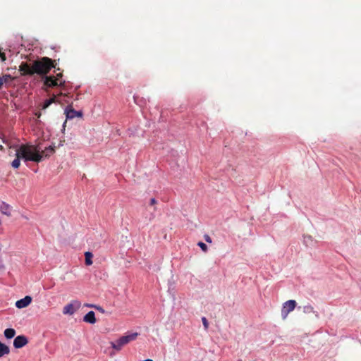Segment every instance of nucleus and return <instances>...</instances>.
Segmentation results:
<instances>
[{"mask_svg":"<svg viewBox=\"0 0 361 361\" xmlns=\"http://www.w3.org/2000/svg\"><path fill=\"white\" fill-rule=\"evenodd\" d=\"M31 302L32 298L30 296L27 295L24 298L18 300L16 302V306L19 309H22L27 307L31 303Z\"/></svg>","mask_w":361,"mask_h":361,"instance_id":"9","label":"nucleus"},{"mask_svg":"<svg viewBox=\"0 0 361 361\" xmlns=\"http://www.w3.org/2000/svg\"><path fill=\"white\" fill-rule=\"evenodd\" d=\"M9 353L10 349L8 346L0 341V357L4 356L5 355H8Z\"/></svg>","mask_w":361,"mask_h":361,"instance_id":"14","label":"nucleus"},{"mask_svg":"<svg viewBox=\"0 0 361 361\" xmlns=\"http://www.w3.org/2000/svg\"><path fill=\"white\" fill-rule=\"evenodd\" d=\"M83 321L90 324L96 323L94 312L93 311H90L88 313H87L83 317Z\"/></svg>","mask_w":361,"mask_h":361,"instance_id":"10","label":"nucleus"},{"mask_svg":"<svg viewBox=\"0 0 361 361\" xmlns=\"http://www.w3.org/2000/svg\"><path fill=\"white\" fill-rule=\"evenodd\" d=\"M16 150L25 161H32L39 163L43 159V154H40V148L37 145H21Z\"/></svg>","mask_w":361,"mask_h":361,"instance_id":"2","label":"nucleus"},{"mask_svg":"<svg viewBox=\"0 0 361 361\" xmlns=\"http://www.w3.org/2000/svg\"><path fill=\"white\" fill-rule=\"evenodd\" d=\"M81 306V304L78 300H73L71 302L65 305L63 308V314L72 315L77 311Z\"/></svg>","mask_w":361,"mask_h":361,"instance_id":"5","label":"nucleus"},{"mask_svg":"<svg viewBox=\"0 0 361 361\" xmlns=\"http://www.w3.org/2000/svg\"><path fill=\"white\" fill-rule=\"evenodd\" d=\"M44 84L47 87H52L55 86H63L65 85V81H60V82H57V79H55L54 76H45Z\"/></svg>","mask_w":361,"mask_h":361,"instance_id":"6","label":"nucleus"},{"mask_svg":"<svg viewBox=\"0 0 361 361\" xmlns=\"http://www.w3.org/2000/svg\"><path fill=\"white\" fill-rule=\"evenodd\" d=\"M197 245L202 250V251L204 252H207V246L205 243H202V242H199L197 243Z\"/></svg>","mask_w":361,"mask_h":361,"instance_id":"20","label":"nucleus"},{"mask_svg":"<svg viewBox=\"0 0 361 361\" xmlns=\"http://www.w3.org/2000/svg\"><path fill=\"white\" fill-rule=\"evenodd\" d=\"M0 150L1 151H4V147L2 145H0Z\"/></svg>","mask_w":361,"mask_h":361,"instance_id":"27","label":"nucleus"},{"mask_svg":"<svg viewBox=\"0 0 361 361\" xmlns=\"http://www.w3.org/2000/svg\"><path fill=\"white\" fill-rule=\"evenodd\" d=\"M62 76H63L62 73H57L56 76L55 77V79H57V82L58 81L60 82L61 81L60 79L62 78Z\"/></svg>","mask_w":361,"mask_h":361,"instance_id":"24","label":"nucleus"},{"mask_svg":"<svg viewBox=\"0 0 361 361\" xmlns=\"http://www.w3.org/2000/svg\"><path fill=\"white\" fill-rule=\"evenodd\" d=\"M16 159L12 161L11 163V166L14 169H18L19 166H20V159H22V157L20 156V154L18 152V151L16 150Z\"/></svg>","mask_w":361,"mask_h":361,"instance_id":"13","label":"nucleus"},{"mask_svg":"<svg viewBox=\"0 0 361 361\" xmlns=\"http://www.w3.org/2000/svg\"><path fill=\"white\" fill-rule=\"evenodd\" d=\"M157 204V200L155 199V198H151L150 200H149V205L150 206H154V210L156 211L157 210V207H155V205Z\"/></svg>","mask_w":361,"mask_h":361,"instance_id":"21","label":"nucleus"},{"mask_svg":"<svg viewBox=\"0 0 361 361\" xmlns=\"http://www.w3.org/2000/svg\"><path fill=\"white\" fill-rule=\"evenodd\" d=\"M137 335V333H133L127 336H123L116 341L111 342V345L114 349L118 351L122 348L123 346L128 344L130 341L135 340Z\"/></svg>","mask_w":361,"mask_h":361,"instance_id":"3","label":"nucleus"},{"mask_svg":"<svg viewBox=\"0 0 361 361\" xmlns=\"http://www.w3.org/2000/svg\"><path fill=\"white\" fill-rule=\"evenodd\" d=\"M87 307H94V305H87Z\"/></svg>","mask_w":361,"mask_h":361,"instance_id":"29","label":"nucleus"},{"mask_svg":"<svg viewBox=\"0 0 361 361\" xmlns=\"http://www.w3.org/2000/svg\"><path fill=\"white\" fill-rule=\"evenodd\" d=\"M204 238L205 241L209 243H211L212 242V238L208 235H204Z\"/></svg>","mask_w":361,"mask_h":361,"instance_id":"23","label":"nucleus"},{"mask_svg":"<svg viewBox=\"0 0 361 361\" xmlns=\"http://www.w3.org/2000/svg\"><path fill=\"white\" fill-rule=\"evenodd\" d=\"M27 343L28 341L25 336H18L13 341V346L16 348H20L25 346Z\"/></svg>","mask_w":361,"mask_h":361,"instance_id":"7","label":"nucleus"},{"mask_svg":"<svg viewBox=\"0 0 361 361\" xmlns=\"http://www.w3.org/2000/svg\"><path fill=\"white\" fill-rule=\"evenodd\" d=\"M296 305V301L294 300H289L283 304V307L281 309V317L283 320L287 318L290 312L294 310Z\"/></svg>","mask_w":361,"mask_h":361,"instance_id":"4","label":"nucleus"},{"mask_svg":"<svg viewBox=\"0 0 361 361\" xmlns=\"http://www.w3.org/2000/svg\"><path fill=\"white\" fill-rule=\"evenodd\" d=\"M303 312L305 313H312V312H314V307L310 305H305L303 307Z\"/></svg>","mask_w":361,"mask_h":361,"instance_id":"18","label":"nucleus"},{"mask_svg":"<svg viewBox=\"0 0 361 361\" xmlns=\"http://www.w3.org/2000/svg\"><path fill=\"white\" fill-rule=\"evenodd\" d=\"M16 335V331L13 329L8 328L4 331V336L6 338L11 339Z\"/></svg>","mask_w":361,"mask_h":361,"instance_id":"15","label":"nucleus"},{"mask_svg":"<svg viewBox=\"0 0 361 361\" xmlns=\"http://www.w3.org/2000/svg\"><path fill=\"white\" fill-rule=\"evenodd\" d=\"M55 152V149L51 146H49V147H46L44 150L40 151V154H43V158H47L49 157L51 154H53Z\"/></svg>","mask_w":361,"mask_h":361,"instance_id":"12","label":"nucleus"},{"mask_svg":"<svg viewBox=\"0 0 361 361\" xmlns=\"http://www.w3.org/2000/svg\"><path fill=\"white\" fill-rule=\"evenodd\" d=\"M54 102H56L55 97H53L52 98L45 100L43 104L42 109H45L48 108L52 103H54Z\"/></svg>","mask_w":361,"mask_h":361,"instance_id":"17","label":"nucleus"},{"mask_svg":"<svg viewBox=\"0 0 361 361\" xmlns=\"http://www.w3.org/2000/svg\"><path fill=\"white\" fill-rule=\"evenodd\" d=\"M202 324H203V326H204V329H207L208 327H209V323H208L207 319L205 317H202Z\"/></svg>","mask_w":361,"mask_h":361,"instance_id":"22","label":"nucleus"},{"mask_svg":"<svg viewBox=\"0 0 361 361\" xmlns=\"http://www.w3.org/2000/svg\"><path fill=\"white\" fill-rule=\"evenodd\" d=\"M1 78H3V84L4 82H8L10 80H12L13 78L11 77V75H8V74H5L2 77H1Z\"/></svg>","mask_w":361,"mask_h":361,"instance_id":"19","label":"nucleus"},{"mask_svg":"<svg viewBox=\"0 0 361 361\" xmlns=\"http://www.w3.org/2000/svg\"><path fill=\"white\" fill-rule=\"evenodd\" d=\"M92 257L93 255L90 252H85V264L87 266H90L92 264Z\"/></svg>","mask_w":361,"mask_h":361,"instance_id":"16","label":"nucleus"},{"mask_svg":"<svg viewBox=\"0 0 361 361\" xmlns=\"http://www.w3.org/2000/svg\"><path fill=\"white\" fill-rule=\"evenodd\" d=\"M66 115L67 118L72 119L75 117H82V113L75 111L71 106H68L66 109Z\"/></svg>","mask_w":361,"mask_h":361,"instance_id":"8","label":"nucleus"},{"mask_svg":"<svg viewBox=\"0 0 361 361\" xmlns=\"http://www.w3.org/2000/svg\"><path fill=\"white\" fill-rule=\"evenodd\" d=\"M154 218V215L153 214H151V217L149 219V220H152Z\"/></svg>","mask_w":361,"mask_h":361,"instance_id":"28","label":"nucleus"},{"mask_svg":"<svg viewBox=\"0 0 361 361\" xmlns=\"http://www.w3.org/2000/svg\"><path fill=\"white\" fill-rule=\"evenodd\" d=\"M94 308L97 309V310H99L100 312L102 313H104V310L100 307V306H94Z\"/></svg>","mask_w":361,"mask_h":361,"instance_id":"25","label":"nucleus"},{"mask_svg":"<svg viewBox=\"0 0 361 361\" xmlns=\"http://www.w3.org/2000/svg\"><path fill=\"white\" fill-rule=\"evenodd\" d=\"M0 211L3 214H5L8 216L11 215V206L5 202H2L0 205Z\"/></svg>","mask_w":361,"mask_h":361,"instance_id":"11","label":"nucleus"},{"mask_svg":"<svg viewBox=\"0 0 361 361\" xmlns=\"http://www.w3.org/2000/svg\"><path fill=\"white\" fill-rule=\"evenodd\" d=\"M52 68H56L55 61L49 57H42L33 61L32 65L27 62H22L19 66L21 75H32L38 74L46 75Z\"/></svg>","mask_w":361,"mask_h":361,"instance_id":"1","label":"nucleus"},{"mask_svg":"<svg viewBox=\"0 0 361 361\" xmlns=\"http://www.w3.org/2000/svg\"><path fill=\"white\" fill-rule=\"evenodd\" d=\"M1 140H2V142L4 144L7 145L9 147H11V146L10 145V143L8 142V141L4 137H2Z\"/></svg>","mask_w":361,"mask_h":361,"instance_id":"26","label":"nucleus"}]
</instances>
